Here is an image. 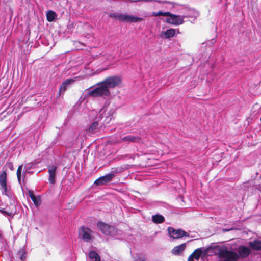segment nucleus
<instances>
[{"label":"nucleus","instance_id":"obj_18","mask_svg":"<svg viewBox=\"0 0 261 261\" xmlns=\"http://www.w3.org/2000/svg\"><path fill=\"white\" fill-rule=\"evenodd\" d=\"M249 245L254 250H261V240H255L252 242H249Z\"/></svg>","mask_w":261,"mask_h":261},{"label":"nucleus","instance_id":"obj_35","mask_svg":"<svg viewBox=\"0 0 261 261\" xmlns=\"http://www.w3.org/2000/svg\"><path fill=\"white\" fill-rule=\"evenodd\" d=\"M151 1L152 0H129V1L130 2H137L139 1L149 2Z\"/></svg>","mask_w":261,"mask_h":261},{"label":"nucleus","instance_id":"obj_21","mask_svg":"<svg viewBox=\"0 0 261 261\" xmlns=\"http://www.w3.org/2000/svg\"><path fill=\"white\" fill-rule=\"evenodd\" d=\"M152 221L155 223H161L164 222V217L161 215H155L152 217Z\"/></svg>","mask_w":261,"mask_h":261},{"label":"nucleus","instance_id":"obj_25","mask_svg":"<svg viewBox=\"0 0 261 261\" xmlns=\"http://www.w3.org/2000/svg\"><path fill=\"white\" fill-rule=\"evenodd\" d=\"M169 15H171V13L169 12H163L162 11H159L158 12H153L152 14V15L154 16H169Z\"/></svg>","mask_w":261,"mask_h":261},{"label":"nucleus","instance_id":"obj_10","mask_svg":"<svg viewBox=\"0 0 261 261\" xmlns=\"http://www.w3.org/2000/svg\"><path fill=\"white\" fill-rule=\"evenodd\" d=\"M113 179V176L111 174H107L105 176L100 177L97 179L94 184L96 185H104L107 184L108 182L111 181Z\"/></svg>","mask_w":261,"mask_h":261},{"label":"nucleus","instance_id":"obj_12","mask_svg":"<svg viewBox=\"0 0 261 261\" xmlns=\"http://www.w3.org/2000/svg\"><path fill=\"white\" fill-rule=\"evenodd\" d=\"M7 174L5 171H3L0 174V185L3 190L5 194L7 195Z\"/></svg>","mask_w":261,"mask_h":261},{"label":"nucleus","instance_id":"obj_24","mask_svg":"<svg viewBox=\"0 0 261 261\" xmlns=\"http://www.w3.org/2000/svg\"><path fill=\"white\" fill-rule=\"evenodd\" d=\"M56 13L53 11H49L46 14L47 19L49 22L54 21L56 17Z\"/></svg>","mask_w":261,"mask_h":261},{"label":"nucleus","instance_id":"obj_36","mask_svg":"<svg viewBox=\"0 0 261 261\" xmlns=\"http://www.w3.org/2000/svg\"><path fill=\"white\" fill-rule=\"evenodd\" d=\"M135 261H144L143 259H142L141 258H137L135 259Z\"/></svg>","mask_w":261,"mask_h":261},{"label":"nucleus","instance_id":"obj_19","mask_svg":"<svg viewBox=\"0 0 261 261\" xmlns=\"http://www.w3.org/2000/svg\"><path fill=\"white\" fill-rule=\"evenodd\" d=\"M115 113V110L113 109H111L106 115V118L104 120L105 124H109L114 118L113 115Z\"/></svg>","mask_w":261,"mask_h":261},{"label":"nucleus","instance_id":"obj_4","mask_svg":"<svg viewBox=\"0 0 261 261\" xmlns=\"http://www.w3.org/2000/svg\"><path fill=\"white\" fill-rule=\"evenodd\" d=\"M121 78L119 76H112L102 81V84L109 89L118 86L121 82Z\"/></svg>","mask_w":261,"mask_h":261},{"label":"nucleus","instance_id":"obj_8","mask_svg":"<svg viewBox=\"0 0 261 261\" xmlns=\"http://www.w3.org/2000/svg\"><path fill=\"white\" fill-rule=\"evenodd\" d=\"M220 255L224 258L223 261H237V254L232 251L224 249L221 251Z\"/></svg>","mask_w":261,"mask_h":261},{"label":"nucleus","instance_id":"obj_30","mask_svg":"<svg viewBox=\"0 0 261 261\" xmlns=\"http://www.w3.org/2000/svg\"><path fill=\"white\" fill-rule=\"evenodd\" d=\"M55 175L56 174H49V181L51 184H54L55 182Z\"/></svg>","mask_w":261,"mask_h":261},{"label":"nucleus","instance_id":"obj_14","mask_svg":"<svg viewBox=\"0 0 261 261\" xmlns=\"http://www.w3.org/2000/svg\"><path fill=\"white\" fill-rule=\"evenodd\" d=\"M97 57L102 58L104 62L108 61L110 62L113 61L114 59V56L112 54L105 52H101L98 55Z\"/></svg>","mask_w":261,"mask_h":261},{"label":"nucleus","instance_id":"obj_33","mask_svg":"<svg viewBox=\"0 0 261 261\" xmlns=\"http://www.w3.org/2000/svg\"><path fill=\"white\" fill-rule=\"evenodd\" d=\"M2 213L3 214H6L8 216H11V217H13V216L14 215V213L12 212H7V211H2Z\"/></svg>","mask_w":261,"mask_h":261},{"label":"nucleus","instance_id":"obj_15","mask_svg":"<svg viewBox=\"0 0 261 261\" xmlns=\"http://www.w3.org/2000/svg\"><path fill=\"white\" fill-rule=\"evenodd\" d=\"M202 253V250L201 248H198L195 250V251L189 256L188 258V261H194L193 259L195 258V259L198 260L200 256Z\"/></svg>","mask_w":261,"mask_h":261},{"label":"nucleus","instance_id":"obj_37","mask_svg":"<svg viewBox=\"0 0 261 261\" xmlns=\"http://www.w3.org/2000/svg\"><path fill=\"white\" fill-rule=\"evenodd\" d=\"M101 116V114L99 115V119H101L102 118V117Z\"/></svg>","mask_w":261,"mask_h":261},{"label":"nucleus","instance_id":"obj_5","mask_svg":"<svg viewBox=\"0 0 261 261\" xmlns=\"http://www.w3.org/2000/svg\"><path fill=\"white\" fill-rule=\"evenodd\" d=\"M93 231L88 227H82L79 230V235L86 242H89L92 238Z\"/></svg>","mask_w":261,"mask_h":261},{"label":"nucleus","instance_id":"obj_34","mask_svg":"<svg viewBox=\"0 0 261 261\" xmlns=\"http://www.w3.org/2000/svg\"><path fill=\"white\" fill-rule=\"evenodd\" d=\"M6 166H7L8 168H9L11 170H13V164L12 163H8L6 164Z\"/></svg>","mask_w":261,"mask_h":261},{"label":"nucleus","instance_id":"obj_22","mask_svg":"<svg viewBox=\"0 0 261 261\" xmlns=\"http://www.w3.org/2000/svg\"><path fill=\"white\" fill-rule=\"evenodd\" d=\"M89 257L92 261H100L99 255L95 251H90L89 253Z\"/></svg>","mask_w":261,"mask_h":261},{"label":"nucleus","instance_id":"obj_29","mask_svg":"<svg viewBox=\"0 0 261 261\" xmlns=\"http://www.w3.org/2000/svg\"><path fill=\"white\" fill-rule=\"evenodd\" d=\"M56 170H57V167L54 165L50 166L48 167L49 174H56Z\"/></svg>","mask_w":261,"mask_h":261},{"label":"nucleus","instance_id":"obj_17","mask_svg":"<svg viewBox=\"0 0 261 261\" xmlns=\"http://www.w3.org/2000/svg\"><path fill=\"white\" fill-rule=\"evenodd\" d=\"M73 80L71 79H67L66 81L63 82L62 84V85L60 86V88L59 90L60 93H64L67 87L70 85L71 83L73 82Z\"/></svg>","mask_w":261,"mask_h":261},{"label":"nucleus","instance_id":"obj_7","mask_svg":"<svg viewBox=\"0 0 261 261\" xmlns=\"http://www.w3.org/2000/svg\"><path fill=\"white\" fill-rule=\"evenodd\" d=\"M166 21L167 23L179 25L183 23L184 18L181 15H176L171 13V15H169V17L166 18Z\"/></svg>","mask_w":261,"mask_h":261},{"label":"nucleus","instance_id":"obj_1","mask_svg":"<svg viewBox=\"0 0 261 261\" xmlns=\"http://www.w3.org/2000/svg\"><path fill=\"white\" fill-rule=\"evenodd\" d=\"M98 86L92 90H86L83 93L84 98L87 96L97 97L99 96H109L110 95L109 90L107 88L105 85L102 84V82L99 83Z\"/></svg>","mask_w":261,"mask_h":261},{"label":"nucleus","instance_id":"obj_28","mask_svg":"<svg viewBox=\"0 0 261 261\" xmlns=\"http://www.w3.org/2000/svg\"><path fill=\"white\" fill-rule=\"evenodd\" d=\"M22 169V165H20L17 170V176L18 178V180L19 183H20L21 181V170Z\"/></svg>","mask_w":261,"mask_h":261},{"label":"nucleus","instance_id":"obj_13","mask_svg":"<svg viewBox=\"0 0 261 261\" xmlns=\"http://www.w3.org/2000/svg\"><path fill=\"white\" fill-rule=\"evenodd\" d=\"M251 250L249 247L241 246L238 249V253L241 257H246L250 253Z\"/></svg>","mask_w":261,"mask_h":261},{"label":"nucleus","instance_id":"obj_2","mask_svg":"<svg viewBox=\"0 0 261 261\" xmlns=\"http://www.w3.org/2000/svg\"><path fill=\"white\" fill-rule=\"evenodd\" d=\"M111 17L115 18L121 22H137L142 21L143 19L141 17L128 15L125 13H111Z\"/></svg>","mask_w":261,"mask_h":261},{"label":"nucleus","instance_id":"obj_16","mask_svg":"<svg viewBox=\"0 0 261 261\" xmlns=\"http://www.w3.org/2000/svg\"><path fill=\"white\" fill-rule=\"evenodd\" d=\"M186 247V243H183L180 245L176 246L172 250V253L174 255H179L185 250Z\"/></svg>","mask_w":261,"mask_h":261},{"label":"nucleus","instance_id":"obj_11","mask_svg":"<svg viewBox=\"0 0 261 261\" xmlns=\"http://www.w3.org/2000/svg\"><path fill=\"white\" fill-rule=\"evenodd\" d=\"M141 137L138 135H129L122 138L123 142L128 143H139L141 142Z\"/></svg>","mask_w":261,"mask_h":261},{"label":"nucleus","instance_id":"obj_3","mask_svg":"<svg viewBox=\"0 0 261 261\" xmlns=\"http://www.w3.org/2000/svg\"><path fill=\"white\" fill-rule=\"evenodd\" d=\"M97 226L104 234L115 237L118 234V231L115 227L107 224L101 221L97 222Z\"/></svg>","mask_w":261,"mask_h":261},{"label":"nucleus","instance_id":"obj_20","mask_svg":"<svg viewBox=\"0 0 261 261\" xmlns=\"http://www.w3.org/2000/svg\"><path fill=\"white\" fill-rule=\"evenodd\" d=\"M99 127L98 123L97 122H94L88 129V132L91 134L95 133L98 131Z\"/></svg>","mask_w":261,"mask_h":261},{"label":"nucleus","instance_id":"obj_23","mask_svg":"<svg viewBox=\"0 0 261 261\" xmlns=\"http://www.w3.org/2000/svg\"><path fill=\"white\" fill-rule=\"evenodd\" d=\"M163 33L166 38H170L173 37L175 34V30L174 29H170Z\"/></svg>","mask_w":261,"mask_h":261},{"label":"nucleus","instance_id":"obj_27","mask_svg":"<svg viewBox=\"0 0 261 261\" xmlns=\"http://www.w3.org/2000/svg\"><path fill=\"white\" fill-rule=\"evenodd\" d=\"M34 204L36 206H38L39 205H40L41 204V198L40 196H36L34 197V199H33V200H32Z\"/></svg>","mask_w":261,"mask_h":261},{"label":"nucleus","instance_id":"obj_31","mask_svg":"<svg viewBox=\"0 0 261 261\" xmlns=\"http://www.w3.org/2000/svg\"><path fill=\"white\" fill-rule=\"evenodd\" d=\"M24 254V252L23 250H20L19 252V254L20 255V258L22 260H23L25 258Z\"/></svg>","mask_w":261,"mask_h":261},{"label":"nucleus","instance_id":"obj_9","mask_svg":"<svg viewBox=\"0 0 261 261\" xmlns=\"http://www.w3.org/2000/svg\"><path fill=\"white\" fill-rule=\"evenodd\" d=\"M168 230L169 236L174 239H178L183 236H188L189 235L187 232L184 230L180 229L176 230L172 227H169Z\"/></svg>","mask_w":261,"mask_h":261},{"label":"nucleus","instance_id":"obj_32","mask_svg":"<svg viewBox=\"0 0 261 261\" xmlns=\"http://www.w3.org/2000/svg\"><path fill=\"white\" fill-rule=\"evenodd\" d=\"M28 195L32 200H33V199H34V197H35V195H34L33 191H32L31 190H29L28 191Z\"/></svg>","mask_w":261,"mask_h":261},{"label":"nucleus","instance_id":"obj_6","mask_svg":"<svg viewBox=\"0 0 261 261\" xmlns=\"http://www.w3.org/2000/svg\"><path fill=\"white\" fill-rule=\"evenodd\" d=\"M180 13L184 19L185 18H196L199 14L195 9L188 7H183L181 9Z\"/></svg>","mask_w":261,"mask_h":261},{"label":"nucleus","instance_id":"obj_26","mask_svg":"<svg viewBox=\"0 0 261 261\" xmlns=\"http://www.w3.org/2000/svg\"><path fill=\"white\" fill-rule=\"evenodd\" d=\"M122 170L121 168H119L118 167H114L111 169V172L109 173V174H111L113 176V178L115 177V174L121 172Z\"/></svg>","mask_w":261,"mask_h":261}]
</instances>
